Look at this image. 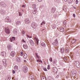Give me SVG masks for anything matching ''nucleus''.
Returning a JSON list of instances; mask_svg holds the SVG:
<instances>
[{"instance_id":"obj_1","label":"nucleus","mask_w":80,"mask_h":80,"mask_svg":"<svg viewBox=\"0 0 80 80\" xmlns=\"http://www.w3.org/2000/svg\"><path fill=\"white\" fill-rule=\"evenodd\" d=\"M22 71L24 73H27L28 71V68H27V67L26 66L23 67Z\"/></svg>"},{"instance_id":"obj_2","label":"nucleus","mask_w":80,"mask_h":80,"mask_svg":"<svg viewBox=\"0 0 80 80\" xmlns=\"http://www.w3.org/2000/svg\"><path fill=\"white\" fill-rule=\"evenodd\" d=\"M74 64L75 65H76V67H77V68H80V64L79 63V62L78 61H75L74 62Z\"/></svg>"},{"instance_id":"obj_3","label":"nucleus","mask_w":80,"mask_h":80,"mask_svg":"<svg viewBox=\"0 0 80 80\" xmlns=\"http://www.w3.org/2000/svg\"><path fill=\"white\" fill-rule=\"evenodd\" d=\"M31 26L33 28L35 29V28L37 27V24L35 22H32L31 24Z\"/></svg>"},{"instance_id":"obj_4","label":"nucleus","mask_w":80,"mask_h":80,"mask_svg":"<svg viewBox=\"0 0 80 80\" xmlns=\"http://www.w3.org/2000/svg\"><path fill=\"white\" fill-rule=\"evenodd\" d=\"M5 21L6 22H11V20L9 19L8 17H7L5 19Z\"/></svg>"},{"instance_id":"obj_5","label":"nucleus","mask_w":80,"mask_h":80,"mask_svg":"<svg viewBox=\"0 0 80 80\" xmlns=\"http://www.w3.org/2000/svg\"><path fill=\"white\" fill-rule=\"evenodd\" d=\"M5 30L6 33H7V34L10 33V31L9 30V29H8V28H6Z\"/></svg>"},{"instance_id":"obj_6","label":"nucleus","mask_w":80,"mask_h":80,"mask_svg":"<svg viewBox=\"0 0 80 80\" xmlns=\"http://www.w3.org/2000/svg\"><path fill=\"white\" fill-rule=\"evenodd\" d=\"M15 55H16V53H15V52H14V51L11 52L10 54L11 57H13Z\"/></svg>"},{"instance_id":"obj_7","label":"nucleus","mask_w":80,"mask_h":80,"mask_svg":"<svg viewBox=\"0 0 80 80\" xmlns=\"http://www.w3.org/2000/svg\"><path fill=\"white\" fill-rule=\"evenodd\" d=\"M58 69L54 67L53 68V72L54 73H57Z\"/></svg>"},{"instance_id":"obj_8","label":"nucleus","mask_w":80,"mask_h":80,"mask_svg":"<svg viewBox=\"0 0 80 80\" xmlns=\"http://www.w3.org/2000/svg\"><path fill=\"white\" fill-rule=\"evenodd\" d=\"M52 45H54V46H57L58 45V42H57V39H56L54 43H52Z\"/></svg>"},{"instance_id":"obj_9","label":"nucleus","mask_w":80,"mask_h":80,"mask_svg":"<svg viewBox=\"0 0 80 80\" xmlns=\"http://www.w3.org/2000/svg\"><path fill=\"white\" fill-rule=\"evenodd\" d=\"M1 5L2 7H6V4L3 2H0Z\"/></svg>"},{"instance_id":"obj_10","label":"nucleus","mask_w":80,"mask_h":80,"mask_svg":"<svg viewBox=\"0 0 80 80\" xmlns=\"http://www.w3.org/2000/svg\"><path fill=\"white\" fill-rule=\"evenodd\" d=\"M16 61L18 63H20L21 62V58L18 57L16 58Z\"/></svg>"},{"instance_id":"obj_11","label":"nucleus","mask_w":80,"mask_h":80,"mask_svg":"<svg viewBox=\"0 0 80 80\" xmlns=\"http://www.w3.org/2000/svg\"><path fill=\"white\" fill-rule=\"evenodd\" d=\"M25 22L26 23H30V20L28 18H26L25 20Z\"/></svg>"},{"instance_id":"obj_12","label":"nucleus","mask_w":80,"mask_h":80,"mask_svg":"<svg viewBox=\"0 0 80 80\" xmlns=\"http://www.w3.org/2000/svg\"><path fill=\"white\" fill-rule=\"evenodd\" d=\"M1 54L3 57H6V52H5L2 51Z\"/></svg>"},{"instance_id":"obj_13","label":"nucleus","mask_w":80,"mask_h":80,"mask_svg":"<svg viewBox=\"0 0 80 80\" xmlns=\"http://www.w3.org/2000/svg\"><path fill=\"white\" fill-rule=\"evenodd\" d=\"M32 7L33 10L37 9V5L36 4H32Z\"/></svg>"},{"instance_id":"obj_14","label":"nucleus","mask_w":80,"mask_h":80,"mask_svg":"<svg viewBox=\"0 0 80 80\" xmlns=\"http://www.w3.org/2000/svg\"><path fill=\"white\" fill-rule=\"evenodd\" d=\"M55 10H56V9L55 8H52L51 9V13H53L55 12Z\"/></svg>"},{"instance_id":"obj_15","label":"nucleus","mask_w":80,"mask_h":80,"mask_svg":"<svg viewBox=\"0 0 80 80\" xmlns=\"http://www.w3.org/2000/svg\"><path fill=\"white\" fill-rule=\"evenodd\" d=\"M34 39L35 40H36V43L37 45H38V38H37L35 37L34 38Z\"/></svg>"},{"instance_id":"obj_16","label":"nucleus","mask_w":80,"mask_h":80,"mask_svg":"<svg viewBox=\"0 0 80 80\" xmlns=\"http://www.w3.org/2000/svg\"><path fill=\"white\" fill-rule=\"evenodd\" d=\"M29 42L30 43V44H31L32 46H33V45H34V42H33V41H32V40H29Z\"/></svg>"},{"instance_id":"obj_17","label":"nucleus","mask_w":80,"mask_h":80,"mask_svg":"<svg viewBox=\"0 0 80 80\" xmlns=\"http://www.w3.org/2000/svg\"><path fill=\"white\" fill-rule=\"evenodd\" d=\"M29 78L32 80H34V77L32 75H31L30 74H29Z\"/></svg>"},{"instance_id":"obj_18","label":"nucleus","mask_w":80,"mask_h":80,"mask_svg":"<svg viewBox=\"0 0 80 80\" xmlns=\"http://www.w3.org/2000/svg\"><path fill=\"white\" fill-rule=\"evenodd\" d=\"M10 40L11 42L12 41H14V40H15V37H12L11 38H10Z\"/></svg>"},{"instance_id":"obj_19","label":"nucleus","mask_w":80,"mask_h":80,"mask_svg":"<svg viewBox=\"0 0 80 80\" xmlns=\"http://www.w3.org/2000/svg\"><path fill=\"white\" fill-rule=\"evenodd\" d=\"M17 29H15L13 31V32L14 34H17Z\"/></svg>"},{"instance_id":"obj_20","label":"nucleus","mask_w":80,"mask_h":80,"mask_svg":"<svg viewBox=\"0 0 80 80\" xmlns=\"http://www.w3.org/2000/svg\"><path fill=\"white\" fill-rule=\"evenodd\" d=\"M23 47L25 49H27L28 48V45L27 44H23Z\"/></svg>"},{"instance_id":"obj_21","label":"nucleus","mask_w":80,"mask_h":80,"mask_svg":"<svg viewBox=\"0 0 80 80\" xmlns=\"http://www.w3.org/2000/svg\"><path fill=\"white\" fill-rule=\"evenodd\" d=\"M59 30L60 32H63L64 31V28H59Z\"/></svg>"},{"instance_id":"obj_22","label":"nucleus","mask_w":80,"mask_h":80,"mask_svg":"<svg viewBox=\"0 0 80 80\" xmlns=\"http://www.w3.org/2000/svg\"><path fill=\"white\" fill-rule=\"evenodd\" d=\"M8 50H10L12 48V46L10 45H8Z\"/></svg>"},{"instance_id":"obj_23","label":"nucleus","mask_w":80,"mask_h":80,"mask_svg":"<svg viewBox=\"0 0 80 80\" xmlns=\"http://www.w3.org/2000/svg\"><path fill=\"white\" fill-rule=\"evenodd\" d=\"M62 53H64V48H62L60 49V51Z\"/></svg>"},{"instance_id":"obj_24","label":"nucleus","mask_w":80,"mask_h":80,"mask_svg":"<svg viewBox=\"0 0 80 80\" xmlns=\"http://www.w3.org/2000/svg\"><path fill=\"white\" fill-rule=\"evenodd\" d=\"M37 9H33L32 11V13L33 14H36L37 13Z\"/></svg>"},{"instance_id":"obj_25","label":"nucleus","mask_w":80,"mask_h":80,"mask_svg":"<svg viewBox=\"0 0 80 80\" xmlns=\"http://www.w3.org/2000/svg\"><path fill=\"white\" fill-rule=\"evenodd\" d=\"M41 46H42V47H46V45L44 42H42L41 43Z\"/></svg>"},{"instance_id":"obj_26","label":"nucleus","mask_w":80,"mask_h":80,"mask_svg":"<svg viewBox=\"0 0 80 80\" xmlns=\"http://www.w3.org/2000/svg\"><path fill=\"white\" fill-rule=\"evenodd\" d=\"M57 61L56 60H54V61H52L53 64L55 65L57 63Z\"/></svg>"},{"instance_id":"obj_27","label":"nucleus","mask_w":80,"mask_h":80,"mask_svg":"<svg viewBox=\"0 0 80 80\" xmlns=\"http://www.w3.org/2000/svg\"><path fill=\"white\" fill-rule=\"evenodd\" d=\"M1 14H2L3 15H5V11H3V10H2L1 11Z\"/></svg>"},{"instance_id":"obj_28","label":"nucleus","mask_w":80,"mask_h":80,"mask_svg":"<svg viewBox=\"0 0 80 80\" xmlns=\"http://www.w3.org/2000/svg\"><path fill=\"white\" fill-rule=\"evenodd\" d=\"M23 57L24 58H27V55L26 53L24 54Z\"/></svg>"},{"instance_id":"obj_29","label":"nucleus","mask_w":80,"mask_h":80,"mask_svg":"<svg viewBox=\"0 0 80 80\" xmlns=\"http://www.w3.org/2000/svg\"><path fill=\"white\" fill-rule=\"evenodd\" d=\"M14 69L15 71H17L18 70V67L17 66H15L14 67Z\"/></svg>"},{"instance_id":"obj_30","label":"nucleus","mask_w":80,"mask_h":80,"mask_svg":"<svg viewBox=\"0 0 80 80\" xmlns=\"http://www.w3.org/2000/svg\"><path fill=\"white\" fill-rule=\"evenodd\" d=\"M67 22V21H64L63 22V25L64 27H66V22Z\"/></svg>"},{"instance_id":"obj_31","label":"nucleus","mask_w":80,"mask_h":80,"mask_svg":"<svg viewBox=\"0 0 80 80\" xmlns=\"http://www.w3.org/2000/svg\"><path fill=\"white\" fill-rule=\"evenodd\" d=\"M63 10L66 12H67V7L66 6H64L63 8Z\"/></svg>"},{"instance_id":"obj_32","label":"nucleus","mask_w":80,"mask_h":80,"mask_svg":"<svg viewBox=\"0 0 80 80\" xmlns=\"http://www.w3.org/2000/svg\"><path fill=\"white\" fill-rule=\"evenodd\" d=\"M76 71H74V72H73L72 73H71V74H72V75L75 76V75H76Z\"/></svg>"},{"instance_id":"obj_33","label":"nucleus","mask_w":80,"mask_h":80,"mask_svg":"<svg viewBox=\"0 0 80 80\" xmlns=\"http://www.w3.org/2000/svg\"><path fill=\"white\" fill-rule=\"evenodd\" d=\"M16 25H20L21 24V23L20 22V21H18L17 22H16Z\"/></svg>"},{"instance_id":"obj_34","label":"nucleus","mask_w":80,"mask_h":80,"mask_svg":"<svg viewBox=\"0 0 80 80\" xmlns=\"http://www.w3.org/2000/svg\"><path fill=\"white\" fill-rule=\"evenodd\" d=\"M2 62L3 63H6V62H7V60L5 59H4L2 60Z\"/></svg>"},{"instance_id":"obj_35","label":"nucleus","mask_w":80,"mask_h":80,"mask_svg":"<svg viewBox=\"0 0 80 80\" xmlns=\"http://www.w3.org/2000/svg\"><path fill=\"white\" fill-rule=\"evenodd\" d=\"M22 35H23V36H24V35H25V31H22Z\"/></svg>"},{"instance_id":"obj_36","label":"nucleus","mask_w":80,"mask_h":80,"mask_svg":"<svg viewBox=\"0 0 80 80\" xmlns=\"http://www.w3.org/2000/svg\"><path fill=\"white\" fill-rule=\"evenodd\" d=\"M42 80H47L46 79V78H45V77L43 76L42 78Z\"/></svg>"},{"instance_id":"obj_37","label":"nucleus","mask_w":80,"mask_h":80,"mask_svg":"<svg viewBox=\"0 0 80 80\" xmlns=\"http://www.w3.org/2000/svg\"><path fill=\"white\" fill-rule=\"evenodd\" d=\"M52 28L54 29L55 28V24H53L52 25Z\"/></svg>"},{"instance_id":"obj_38","label":"nucleus","mask_w":80,"mask_h":80,"mask_svg":"<svg viewBox=\"0 0 80 80\" xmlns=\"http://www.w3.org/2000/svg\"><path fill=\"white\" fill-rule=\"evenodd\" d=\"M75 42H76V40H72V43H74Z\"/></svg>"},{"instance_id":"obj_39","label":"nucleus","mask_w":80,"mask_h":80,"mask_svg":"<svg viewBox=\"0 0 80 80\" xmlns=\"http://www.w3.org/2000/svg\"><path fill=\"white\" fill-rule=\"evenodd\" d=\"M66 52H68V48H66L65 49Z\"/></svg>"},{"instance_id":"obj_40","label":"nucleus","mask_w":80,"mask_h":80,"mask_svg":"<svg viewBox=\"0 0 80 80\" xmlns=\"http://www.w3.org/2000/svg\"><path fill=\"white\" fill-rule=\"evenodd\" d=\"M10 78H11L9 76V77H8V79H6V80H10Z\"/></svg>"},{"instance_id":"obj_41","label":"nucleus","mask_w":80,"mask_h":80,"mask_svg":"<svg viewBox=\"0 0 80 80\" xmlns=\"http://www.w3.org/2000/svg\"><path fill=\"white\" fill-rule=\"evenodd\" d=\"M3 65L4 67H7V65L6 63V62L5 63H3Z\"/></svg>"},{"instance_id":"obj_42","label":"nucleus","mask_w":80,"mask_h":80,"mask_svg":"<svg viewBox=\"0 0 80 80\" xmlns=\"http://www.w3.org/2000/svg\"><path fill=\"white\" fill-rule=\"evenodd\" d=\"M43 24H45V22L43 21L42 23H41V25H42Z\"/></svg>"},{"instance_id":"obj_43","label":"nucleus","mask_w":80,"mask_h":80,"mask_svg":"<svg viewBox=\"0 0 80 80\" xmlns=\"http://www.w3.org/2000/svg\"><path fill=\"white\" fill-rule=\"evenodd\" d=\"M19 15L20 16H22V12H19Z\"/></svg>"},{"instance_id":"obj_44","label":"nucleus","mask_w":80,"mask_h":80,"mask_svg":"<svg viewBox=\"0 0 80 80\" xmlns=\"http://www.w3.org/2000/svg\"><path fill=\"white\" fill-rule=\"evenodd\" d=\"M49 60L50 62H52V58H50V59H49Z\"/></svg>"},{"instance_id":"obj_45","label":"nucleus","mask_w":80,"mask_h":80,"mask_svg":"<svg viewBox=\"0 0 80 80\" xmlns=\"http://www.w3.org/2000/svg\"><path fill=\"white\" fill-rule=\"evenodd\" d=\"M43 70H44V71H47V68H43Z\"/></svg>"},{"instance_id":"obj_46","label":"nucleus","mask_w":80,"mask_h":80,"mask_svg":"<svg viewBox=\"0 0 80 80\" xmlns=\"http://www.w3.org/2000/svg\"><path fill=\"white\" fill-rule=\"evenodd\" d=\"M69 3H72V2L73 0H68Z\"/></svg>"},{"instance_id":"obj_47","label":"nucleus","mask_w":80,"mask_h":80,"mask_svg":"<svg viewBox=\"0 0 80 80\" xmlns=\"http://www.w3.org/2000/svg\"><path fill=\"white\" fill-rule=\"evenodd\" d=\"M76 4H78V0H76Z\"/></svg>"},{"instance_id":"obj_48","label":"nucleus","mask_w":80,"mask_h":80,"mask_svg":"<svg viewBox=\"0 0 80 80\" xmlns=\"http://www.w3.org/2000/svg\"><path fill=\"white\" fill-rule=\"evenodd\" d=\"M22 42H23L24 43H25L26 42H25L24 39H23L22 40Z\"/></svg>"},{"instance_id":"obj_49","label":"nucleus","mask_w":80,"mask_h":80,"mask_svg":"<svg viewBox=\"0 0 80 80\" xmlns=\"http://www.w3.org/2000/svg\"><path fill=\"white\" fill-rule=\"evenodd\" d=\"M39 62H41V63H42V61L40 60H39Z\"/></svg>"},{"instance_id":"obj_50","label":"nucleus","mask_w":80,"mask_h":80,"mask_svg":"<svg viewBox=\"0 0 80 80\" xmlns=\"http://www.w3.org/2000/svg\"><path fill=\"white\" fill-rule=\"evenodd\" d=\"M12 72L14 74L15 73V71L14 70H13Z\"/></svg>"},{"instance_id":"obj_51","label":"nucleus","mask_w":80,"mask_h":80,"mask_svg":"<svg viewBox=\"0 0 80 80\" xmlns=\"http://www.w3.org/2000/svg\"><path fill=\"white\" fill-rule=\"evenodd\" d=\"M22 8H25V5H23L22 6Z\"/></svg>"},{"instance_id":"obj_52","label":"nucleus","mask_w":80,"mask_h":80,"mask_svg":"<svg viewBox=\"0 0 80 80\" xmlns=\"http://www.w3.org/2000/svg\"><path fill=\"white\" fill-rule=\"evenodd\" d=\"M48 80H54L53 79H52V78H50V79H48Z\"/></svg>"},{"instance_id":"obj_53","label":"nucleus","mask_w":80,"mask_h":80,"mask_svg":"<svg viewBox=\"0 0 80 80\" xmlns=\"http://www.w3.org/2000/svg\"><path fill=\"white\" fill-rule=\"evenodd\" d=\"M42 32H45V29H43L42 30Z\"/></svg>"},{"instance_id":"obj_54","label":"nucleus","mask_w":80,"mask_h":80,"mask_svg":"<svg viewBox=\"0 0 80 80\" xmlns=\"http://www.w3.org/2000/svg\"><path fill=\"white\" fill-rule=\"evenodd\" d=\"M2 68V66L1 65H0V70H1Z\"/></svg>"},{"instance_id":"obj_55","label":"nucleus","mask_w":80,"mask_h":80,"mask_svg":"<svg viewBox=\"0 0 80 80\" xmlns=\"http://www.w3.org/2000/svg\"><path fill=\"white\" fill-rule=\"evenodd\" d=\"M64 60H65V61H67V58H64Z\"/></svg>"},{"instance_id":"obj_56","label":"nucleus","mask_w":80,"mask_h":80,"mask_svg":"<svg viewBox=\"0 0 80 80\" xmlns=\"http://www.w3.org/2000/svg\"><path fill=\"white\" fill-rule=\"evenodd\" d=\"M58 77H59V76L58 75H57L56 77V78H58Z\"/></svg>"},{"instance_id":"obj_57","label":"nucleus","mask_w":80,"mask_h":80,"mask_svg":"<svg viewBox=\"0 0 80 80\" xmlns=\"http://www.w3.org/2000/svg\"><path fill=\"white\" fill-rule=\"evenodd\" d=\"M73 17H74L75 18V14H73Z\"/></svg>"},{"instance_id":"obj_58","label":"nucleus","mask_w":80,"mask_h":80,"mask_svg":"<svg viewBox=\"0 0 80 80\" xmlns=\"http://www.w3.org/2000/svg\"><path fill=\"white\" fill-rule=\"evenodd\" d=\"M38 2H42V0H38Z\"/></svg>"},{"instance_id":"obj_59","label":"nucleus","mask_w":80,"mask_h":80,"mask_svg":"<svg viewBox=\"0 0 80 80\" xmlns=\"http://www.w3.org/2000/svg\"><path fill=\"white\" fill-rule=\"evenodd\" d=\"M35 55H36V57L37 56H38V54H37V53H35Z\"/></svg>"},{"instance_id":"obj_60","label":"nucleus","mask_w":80,"mask_h":80,"mask_svg":"<svg viewBox=\"0 0 80 80\" xmlns=\"http://www.w3.org/2000/svg\"><path fill=\"white\" fill-rule=\"evenodd\" d=\"M50 67H48L47 68V69H48V70H50Z\"/></svg>"},{"instance_id":"obj_61","label":"nucleus","mask_w":80,"mask_h":80,"mask_svg":"<svg viewBox=\"0 0 80 80\" xmlns=\"http://www.w3.org/2000/svg\"><path fill=\"white\" fill-rule=\"evenodd\" d=\"M36 57H37V58H39V56H37Z\"/></svg>"},{"instance_id":"obj_62","label":"nucleus","mask_w":80,"mask_h":80,"mask_svg":"<svg viewBox=\"0 0 80 80\" xmlns=\"http://www.w3.org/2000/svg\"><path fill=\"white\" fill-rule=\"evenodd\" d=\"M24 62H25V63H26V62H27V61H26V60H24Z\"/></svg>"},{"instance_id":"obj_63","label":"nucleus","mask_w":80,"mask_h":80,"mask_svg":"<svg viewBox=\"0 0 80 80\" xmlns=\"http://www.w3.org/2000/svg\"><path fill=\"white\" fill-rule=\"evenodd\" d=\"M27 36L29 38V37H30V36L27 34Z\"/></svg>"},{"instance_id":"obj_64","label":"nucleus","mask_w":80,"mask_h":80,"mask_svg":"<svg viewBox=\"0 0 80 80\" xmlns=\"http://www.w3.org/2000/svg\"><path fill=\"white\" fill-rule=\"evenodd\" d=\"M40 7H41V8H42V7H43V6H40Z\"/></svg>"}]
</instances>
